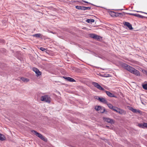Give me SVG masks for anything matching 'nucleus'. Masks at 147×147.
Instances as JSON below:
<instances>
[{"label":"nucleus","mask_w":147,"mask_h":147,"mask_svg":"<svg viewBox=\"0 0 147 147\" xmlns=\"http://www.w3.org/2000/svg\"><path fill=\"white\" fill-rule=\"evenodd\" d=\"M121 66L130 72L137 76L140 75L139 71L133 67L130 66L127 64L123 63L121 64Z\"/></svg>","instance_id":"obj_1"},{"label":"nucleus","mask_w":147,"mask_h":147,"mask_svg":"<svg viewBox=\"0 0 147 147\" xmlns=\"http://www.w3.org/2000/svg\"><path fill=\"white\" fill-rule=\"evenodd\" d=\"M95 109L98 111H99L101 113H105L107 114V111H106L104 107H102L101 106H96Z\"/></svg>","instance_id":"obj_2"},{"label":"nucleus","mask_w":147,"mask_h":147,"mask_svg":"<svg viewBox=\"0 0 147 147\" xmlns=\"http://www.w3.org/2000/svg\"><path fill=\"white\" fill-rule=\"evenodd\" d=\"M41 100L42 101H44L48 103H50L51 102L50 98L49 95H47L41 96Z\"/></svg>","instance_id":"obj_3"},{"label":"nucleus","mask_w":147,"mask_h":147,"mask_svg":"<svg viewBox=\"0 0 147 147\" xmlns=\"http://www.w3.org/2000/svg\"><path fill=\"white\" fill-rule=\"evenodd\" d=\"M92 84L94 86L96 87L99 90H101L103 91H105V90L98 83L95 82H92Z\"/></svg>","instance_id":"obj_4"},{"label":"nucleus","mask_w":147,"mask_h":147,"mask_svg":"<svg viewBox=\"0 0 147 147\" xmlns=\"http://www.w3.org/2000/svg\"><path fill=\"white\" fill-rule=\"evenodd\" d=\"M103 120L104 121L111 124H114V121L113 119L109 118L103 117Z\"/></svg>","instance_id":"obj_5"},{"label":"nucleus","mask_w":147,"mask_h":147,"mask_svg":"<svg viewBox=\"0 0 147 147\" xmlns=\"http://www.w3.org/2000/svg\"><path fill=\"white\" fill-rule=\"evenodd\" d=\"M111 16H123V14L122 13L116 12L113 11H111Z\"/></svg>","instance_id":"obj_6"},{"label":"nucleus","mask_w":147,"mask_h":147,"mask_svg":"<svg viewBox=\"0 0 147 147\" xmlns=\"http://www.w3.org/2000/svg\"><path fill=\"white\" fill-rule=\"evenodd\" d=\"M33 71L35 72L36 74L37 75V76L40 75L41 74V72L39 70L36 68L33 67Z\"/></svg>","instance_id":"obj_7"},{"label":"nucleus","mask_w":147,"mask_h":147,"mask_svg":"<svg viewBox=\"0 0 147 147\" xmlns=\"http://www.w3.org/2000/svg\"><path fill=\"white\" fill-rule=\"evenodd\" d=\"M123 24L124 25L127 26L130 30H131L133 29L131 25L128 22H125Z\"/></svg>","instance_id":"obj_8"},{"label":"nucleus","mask_w":147,"mask_h":147,"mask_svg":"<svg viewBox=\"0 0 147 147\" xmlns=\"http://www.w3.org/2000/svg\"><path fill=\"white\" fill-rule=\"evenodd\" d=\"M129 109L133 113H140L141 112L140 110L134 109L132 107H130Z\"/></svg>","instance_id":"obj_9"},{"label":"nucleus","mask_w":147,"mask_h":147,"mask_svg":"<svg viewBox=\"0 0 147 147\" xmlns=\"http://www.w3.org/2000/svg\"><path fill=\"white\" fill-rule=\"evenodd\" d=\"M138 126L142 128H144L145 127L147 128V123H140L138 125Z\"/></svg>","instance_id":"obj_10"},{"label":"nucleus","mask_w":147,"mask_h":147,"mask_svg":"<svg viewBox=\"0 0 147 147\" xmlns=\"http://www.w3.org/2000/svg\"><path fill=\"white\" fill-rule=\"evenodd\" d=\"M63 78L67 81L70 82H76V80L72 78L69 77H67L66 76H63Z\"/></svg>","instance_id":"obj_11"},{"label":"nucleus","mask_w":147,"mask_h":147,"mask_svg":"<svg viewBox=\"0 0 147 147\" xmlns=\"http://www.w3.org/2000/svg\"><path fill=\"white\" fill-rule=\"evenodd\" d=\"M32 132L35 135H36L40 139H41L42 137V135L39 133H38L35 130H33L32 131Z\"/></svg>","instance_id":"obj_12"},{"label":"nucleus","mask_w":147,"mask_h":147,"mask_svg":"<svg viewBox=\"0 0 147 147\" xmlns=\"http://www.w3.org/2000/svg\"><path fill=\"white\" fill-rule=\"evenodd\" d=\"M105 92L109 96L111 97H116L113 94L111 93L110 92L106 91Z\"/></svg>","instance_id":"obj_13"},{"label":"nucleus","mask_w":147,"mask_h":147,"mask_svg":"<svg viewBox=\"0 0 147 147\" xmlns=\"http://www.w3.org/2000/svg\"><path fill=\"white\" fill-rule=\"evenodd\" d=\"M98 100L104 103L107 104V100L103 98H98Z\"/></svg>","instance_id":"obj_14"},{"label":"nucleus","mask_w":147,"mask_h":147,"mask_svg":"<svg viewBox=\"0 0 147 147\" xmlns=\"http://www.w3.org/2000/svg\"><path fill=\"white\" fill-rule=\"evenodd\" d=\"M6 138L4 135L0 133V140L3 141L6 140Z\"/></svg>","instance_id":"obj_15"},{"label":"nucleus","mask_w":147,"mask_h":147,"mask_svg":"<svg viewBox=\"0 0 147 147\" xmlns=\"http://www.w3.org/2000/svg\"><path fill=\"white\" fill-rule=\"evenodd\" d=\"M32 36L34 37L38 38L40 37L41 36H42V35L40 33H38L33 34Z\"/></svg>","instance_id":"obj_16"},{"label":"nucleus","mask_w":147,"mask_h":147,"mask_svg":"<svg viewBox=\"0 0 147 147\" xmlns=\"http://www.w3.org/2000/svg\"><path fill=\"white\" fill-rule=\"evenodd\" d=\"M21 80L24 82H28L29 81V79L24 78H21Z\"/></svg>","instance_id":"obj_17"},{"label":"nucleus","mask_w":147,"mask_h":147,"mask_svg":"<svg viewBox=\"0 0 147 147\" xmlns=\"http://www.w3.org/2000/svg\"><path fill=\"white\" fill-rule=\"evenodd\" d=\"M124 112V110L122 109H117V112L119 113V114H123Z\"/></svg>","instance_id":"obj_18"},{"label":"nucleus","mask_w":147,"mask_h":147,"mask_svg":"<svg viewBox=\"0 0 147 147\" xmlns=\"http://www.w3.org/2000/svg\"><path fill=\"white\" fill-rule=\"evenodd\" d=\"M86 22L88 23L94 22V20L93 19H88L86 20Z\"/></svg>","instance_id":"obj_19"},{"label":"nucleus","mask_w":147,"mask_h":147,"mask_svg":"<svg viewBox=\"0 0 147 147\" xmlns=\"http://www.w3.org/2000/svg\"><path fill=\"white\" fill-rule=\"evenodd\" d=\"M101 38V37L96 35L94 39L97 40H100Z\"/></svg>","instance_id":"obj_20"},{"label":"nucleus","mask_w":147,"mask_h":147,"mask_svg":"<svg viewBox=\"0 0 147 147\" xmlns=\"http://www.w3.org/2000/svg\"><path fill=\"white\" fill-rule=\"evenodd\" d=\"M96 34H91L89 35V36L92 38L95 39V36Z\"/></svg>","instance_id":"obj_21"},{"label":"nucleus","mask_w":147,"mask_h":147,"mask_svg":"<svg viewBox=\"0 0 147 147\" xmlns=\"http://www.w3.org/2000/svg\"><path fill=\"white\" fill-rule=\"evenodd\" d=\"M43 141L47 142V139L45 137L43 136H42V137L41 139Z\"/></svg>","instance_id":"obj_22"},{"label":"nucleus","mask_w":147,"mask_h":147,"mask_svg":"<svg viewBox=\"0 0 147 147\" xmlns=\"http://www.w3.org/2000/svg\"><path fill=\"white\" fill-rule=\"evenodd\" d=\"M137 17H138V18H146V17L140 15L138 14Z\"/></svg>","instance_id":"obj_23"},{"label":"nucleus","mask_w":147,"mask_h":147,"mask_svg":"<svg viewBox=\"0 0 147 147\" xmlns=\"http://www.w3.org/2000/svg\"><path fill=\"white\" fill-rule=\"evenodd\" d=\"M107 106L109 107L110 109H112L113 108V105L111 104H108L107 103Z\"/></svg>","instance_id":"obj_24"},{"label":"nucleus","mask_w":147,"mask_h":147,"mask_svg":"<svg viewBox=\"0 0 147 147\" xmlns=\"http://www.w3.org/2000/svg\"><path fill=\"white\" fill-rule=\"evenodd\" d=\"M119 108H117V107H113V108L112 109H112L113 110L116 111V112H117V109H118Z\"/></svg>","instance_id":"obj_25"},{"label":"nucleus","mask_w":147,"mask_h":147,"mask_svg":"<svg viewBox=\"0 0 147 147\" xmlns=\"http://www.w3.org/2000/svg\"><path fill=\"white\" fill-rule=\"evenodd\" d=\"M119 108H117V107H113V108L112 109H112L113 110L116 111V112H117V109H118Z\"/></svg>","instance_id":"obj_26"},{"label":"nucleus","mask_w":147,"mask_h":147,"mask_svg":"<svg viewBox=\"0 0 147 147\" xmlns=\"http://www.w3.org/2000/svg\"><path fill=\"white\" fill-rule=\"evenodd\" d=\"M143 88L145 90H147V84H145L142 85Z\"/></svg>","instance_id":"obj_27"},{"label":"nucleus","mask_w":147,"mask_h":147,"mask_svg":"<svg viewBox=\"0 0 147 147\" xmlns=\"http://www.w3.org/2000/svg\"><path fill=\"white\" fill-rule=\"evenodd\" d=\"M76 8L78 9L81 10V6L78 5L76 6Z\"/></svg>","instance_id":"obj_28"},{"label":"nucleus","mask_w":147,"mask_h":147,"mask_svg":"<svg viewBox=\"0 0 147 147\" xmlns=\"http://www.w3.org/2000/svg\"><path fill=\"white\" fill-rule=\"evenodd\" d=\"M142 71L144 74L147 75V70H142Z\"/></svg>","instance_id":"obj_29"},{"label":"nucleus","mask_w":147,"mask_h":147,"mask_svg":"<svg viewBox=\"0 0 147 147\" xmlns=\"http://www.w3.org/2000/svg\"><path fill=\"white\" fill-rule=\"evenodd\" d=\"M40 49L41 51H45V50H46V49L45 48H44L43 47H40Z\"/></svg>","instance_id":"obj_30"},{"label":"nucleus","mask_w":147,"mask_h":147,"mask_svg":"<svg viewBox=\"0 0 147 147\" xmlns=\"http://www.w3.org/2000/svg\"><path fill=\"white\" fill-rule=\"evenodd\" d=\"M81 10H86V7L81 6Z\"/></svg>","instance_id":"obj_31"},{"label":"nucleus","mask_w":147,"mask_h":147,"mask_svg":"<svg viewBox=\"0 0 147 147\" xmlns=\"http://www.w3.org/2000/svg\"><path fill=\"white\" fill-rule=\"evenodd\" d=\"M91 7H86V10L87 9L90 10L91 9Z\"/></svg>","instance_id":"obj_32"},{"label":"nucleus","mask_w":147,"mask_h":147,"mask_svg":"<svg viewBox=\"0 0 147 147\" xmlns=\"http://www.w3.org/2000/svg\"><path fill=\"white\" fill-rule=\"evenodd\" d=\"M133 14L132 13H126V14L127 15H130L133 16Z\"/></svg>","instance_id":"obj_33"},{"label":"nucleus","mask_w":147,"mask_h":147,"mask_svg":"<svg viewBox=\"0 0 147 147\" xmlns=\"http://www.w3.org/2000/svg\"><path fill=\"white\" fill-rule=\"evenodd\" d=\"M95 98L98 100V98H100L98 96H96L95 97Z\"/></svg>","instance_id":"obj_34"},{"label":"nucleus","mask_w":147,"mask_h":147,"mask_svg":"<svg viewBox=\"0 0 147 147\" xmlns=\"http://www.w3.org/2000/svg\"><path fill=\"white\" fill-rule=\"evenodd\" d=\"M138 14H134V13L133 16L137 17Z\"/></svg>","instance_id":"obj_35"},{"label":"nucleus","mask_w":147,"mask_h":147,"mask_svg":"<svg viewBox=\"0 0 147 147\" xmlns=\"http://www.w3.org/2000/svg\"><path fill=\"white\" fill-rule=\"evenodd\" d=\"M136 11L137 12H142V13H143V12L142 11Z\"/></svg>","instance_id":"obj_36"},{"label":"nucleus","mask_w":147,"mask_h":147,"mask_svg":"<svg viewBox=\"0 0 147 147\" xmlns=\"http://www.w3.org/2000/svg\"><path fill=\"white\" fill-rule=\"evenodd\" d=\"M50 32L51 33H52L53 34H56V33L55 32H54L52 31H51Z\"/></svg>","instance_id":"obj_37"},{"label":"nucleus","mask_w":147,"mask_h":147,"mask_svg":"<svg viewBox=\"0 0 147 147\" xmlns=\"http://www.w3.org/2000/svg\"><path fill=\"white\" fill-rule=\"evenodd\" d=\"M85 3H89L87 1H83Z\"/></svg>","instance_id":"obj_38"},{"label":"nucleus","mask_w":147,"mask_h":147,"mask_svg":"<svg viewBox=\"0 0 147 147\" xmlns=\"http://www.w3.org/2000/svg\"><path fill=\"white\" fill-rule=\"evenodd\" d=\"M123 10V9H116L115 10H117L118 11H119V10Z\"/></svg>","instance_id":"obj_39"},{"label":"nucleus","mask_w":147,"mask_h":147,"mask_svg":"<svg viewBox=\"0 0 147 147\" xmlns=\"http://www.w3.org/2000/svg\"><path fill=\"white\" fill-rule=\"evenodd\" d=\"M90 4H91L92 5H93L91 3H89Z\"/></svg>","instance_id":"obj_40"},{"label":"nucleus","mask_w":147,"mask_h":147,"mask_svg":"<svg viewBox=\"0 0 147 147\" xmlns=\"http://www.w3.org/2000/svg\"><path fill=\"white\" fill-rule=\"evenodd\" d=\"M106 127H109V126H107Z\"/></svg>","instance_id":"obj_41"},{"label":"nucleus","mask_w":147,"mask_h":147,"mask_svg":"<svg viewBox=\"0 0 147 147\" xmlns=\"http://www.w3.org/2000/svg\"><path fill=\"white\" fill-rule=\"evenodd\" d=\"M146 13V14H147V13Z\"/></svg>","instance_id":"obj_42"}]
</instances>
